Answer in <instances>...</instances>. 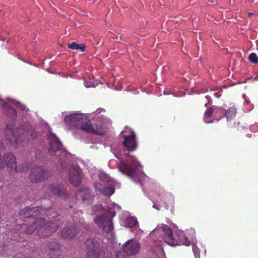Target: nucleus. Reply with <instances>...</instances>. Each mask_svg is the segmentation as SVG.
<instances>
[{"label":"nucleus","instance_id":"1","mask_svg":"<svg viewBox=\"0 0 258 258\" xmlns=\"http://www.w3.org/2000/svg\"><path fill=\"white\" fill-rule=\"evenodd\" d=\"M43 209L39 207L30 208L26 207L20 212V215L25 218H29L32 225L26 226L22 225L20 228L22 230H25L26 234H31L35 230L37 229V232L41 237H47L51 235L60 226L58 221L48 222L46 223L45 219L40 218L36 220L34 217H37L42 212Z\"/></svg>","mask_w":258,"mask_h":258},{"label":"nucleus","instance_id":"2","mask_svg":"<svg viewBox=\"0 0 258 258\" xmlns=\"http://www.w3.org/2000/svg\"><path fill=\"white\" fill-rule=\"evenodd\" d=\"M119 160L117 163V168L122 173L132 176L135 174L140 163L134 156H131L129 153L124 155V158H120L116 156Z\"/></svg>","mask_w":258,"mask_h":258},{"label":"nucleus","instance_id":"3","mask_svg":"<svg viewBox=\"0 0 258 258\" xmlns=\"http://www.w3.org/2000/svg\"><path fill=\"white\" fill-rule=\"evenodd\" d=\"M6 139L15 148H17L22 139L27 137L30 134L29 131L24 130L23 126L17 127L14 130L13 124H7L5 129Z\"/></svg>","mask_w":258,"mask_h":258},{"label":"nucleus","instance_id":"4","mask_svg":"<svg viewBox=\"0 0 258 258\" xmlns=\"http://www.w3.org/2000/svg\"><path fill=\"white\" fill-rule=\"evenodd\" d=\"M48 139L50 144L49 154L51 156L55 155L62 167L63 162L62 161L64 160L65 157L68 155V153L63 148L62 145L54 134L49 133L48 135Z\"/></svg>","mask_w":258,"mask_h":258},{"label":"nucleus","instance_id":"5","mask_svg":"<svg viewBox=\"0 0 258 258\" xmlns=\"http://www.w3.org/2000/svg\"><path fill=\"white\" fill-rule=\"evenodd\" d=\"M163 231L164 235L163 239L164 241L171 246L176 245H185L189 246L190 244V240L183 234L179 236L178 240L173 238L171 229L167 225H165L163 227Z\"/></svg>","mask_w":258,"mask_h":258},{"label":"nucleus","instance_id":"6","mask_svg":"<svg viewBox=\"0 0 258 258\" xmlns=\"http://www.w3.org/2000/svg\"><path fill=\"white\" fill-rule=\"evenodd\" d=\"M115 216L114 212L110 209V211L105 214L97 216L94 222L98 228L105 232L112 231L113 228L112 218Z\"/></svg>","mask_w":258,"mask_h":258},{"label":"nucleus","instance_id":"7","mask_svg":"<svg viewBox=\"0 0 258 258\" xmlns=\"http://www.w3.org/2000/svg\"><path fill=\"white\" fill-rule=\"evenodd\" d=\"M3 161L4 166L7 167L14 169L16 172H25L28 171L27 166H17V161L15 157L12 153H6L3 155Z\"/></svg>","mask_w":258,"mask_h":258},{"label":"nucleus","instance_id":"8","mask_svg":"<svg viewBox=\"0 0 258 258\" xmlns=\"http://www.w3.org/2000/svg\"><path fill=\"white\" fill-rule=\"evenodd\" d=\"M64 120L70 128L79 129L81 124L86 120V117L82 113H75L66 116Z\"/></svg>","mask_w":258,"mask_h":258},{"label":"nucleus","instance_id":"9","mask_svg":"<svg viewBox=\"0 0 258 258\" xmlns=\"http://www.w3.org/2000/svg\"><path fill=\"white\" fill-rule=\"evenodd\" d=\"M79 130L97 135H102L104 134L102 125H93L87 117L86 120L81 124Z\"/></svg>","mask_w":258,"mask_h":258},{"label":"nucleus","instance_id":"10","mask_svg":"<svg viewBox=\"0 0 258 258\" xmlns=\"http://www.w3.org/2000/svg\"><path fill=\"white\" fill-rule=\"evenodd\" d=\"M124 253L127 255H133L137 254L141 249V245L135 239H131L127 241L122 248Z\"/></svg>","mask_w":258,"mask_h":258},{"label":"nucleus","instance_id":"11","mask_svg":"<svg viewBox=\"0 0 258 258\" xmlns=\"http://www.w3.org/2000/svg\"><path fill=\"white\" fill-rule=\"evenodd\" d=\"M47 177L48 173L47 171L40 167L33 168L29 175L30 180L34 183L41 182Z\"/></svg>","mask_w":258,"mask_h":258},{"label":"nucleus","instance_id":"12","mask_svg":"<svg viewBox=\"0 0 258 258\" xmlns=\"http://www.w3.org/2000/svg\"><path fill=\"white\" fill-rule=\"evenodd\" d=\"M60 246L59 244L57 242L51 241L49 243H43L41 249L43 253L51 256L60 253Z\"/></svg>","mask_w":258,"mask_h":258},{"label":"nucleus","instance_id":"13","mask_svg":"<svg viewBox=\"0 0 258 258\" xmlns=\"http://www.w3.org/2000/svg\"><path fill=\"white\" fill-rule=\"evenodd\" d=\"M122 145L128 152L134 151L136 150L138 147V142L134 132H132L131 135L123 136Z\"/></svg>","mask_w":258,"mask_h":258},{"label":"nucleus","instance_id":"14","mask_svg":"<svg viewBox=\"0 0 258 258\" xmlns=\"http://www.w3.org/2000/svg\"><path fill=\"white\" fill-rule=\"evenodd\" d=\"M81 172V169L78 167L72 166L70 168L69 178L70 182L73 185L78 186L81 183L82 180Z\"/></svg>","mask_w":258,"mask_h":258},{"label":"nucleus","instance_id":"15","mask_svg":"<svg viewBox=\"0 0 258 258\" xmlns=\"http://www.w3.org/2000/svg\"><path fill=\"white\" fill-rule=\"evenodd\" d=\"M76 197L77 200H81L86 204H90L93 199V197L90 195L89 189L87 188H81L76 193Z\"/></svg>","mask_w":258,"mask_h":258},{"label":"nucleus","instance_id":"16","mask_svg":"<svg viewBox=\"0 0 258 258\" xmlns=\"http://www.w3.org/2000/svg\"><path fill=\"white\" fill-rule=\"evenodd\" d=\"M80 231V228L77 226L63 228L60 232V236L64 239H71L77 235Z\"/></svg>","mask_w":258,"mask_h":258},{"label":"nucleus","instance_id":"17","mask_svg":"<svg viewBox=\"0 0 258 258\" xmlns=\"http://www.w3.org/2000/svg\"><path fill=\"white\" fill-rule=\"evenodd\" d=\"M48 189L52 195L61 197H66L65 189L58 184H51L48 186Z\"/></svg>","mask_w":258,"mask_h":258},{"label":"nucleus","instance_id":"18","mask_svg":"<svg viewBox=\"0 0 258 258\" xmlns=\"http://www.w3.org/2000/svg\"><path fill=\"white\" fill-rule=\"evenodd\" d=\"M84 247L87 250H97L100 251L102 248L99 244V242L95 238H88L84 242Z\"/></svg>","mask_w":258,"mask_h":258},{"label":"nucleus","instance_id":"19","mask_svg":"<svg viewBox=\"0 0 258 258\" xmlns=\"http://www.w3.org/2000/svg\"><path fill=\"white\" fill-rule=\"evenodd\" d=\"M68 47L72 50H81L82 52L86 50V46L84 44H78L76 42L69 43Z\"/></svg>","mask_w":258,"mask_h":258},{"label":"nucleus","instance_id":"20","mask_svg":"<svg viewBox=\"0 0 258 258\" xmlns=\"http://www.w3.org/2000/svg\"><path fill=\"white\" fill-rule=\"evenodd\" d=\"M236 113V109L234 106L229 108L225 113V116L227 120L234 118Z\"/></svg>","mask_w":258,"mask_h":258},{"label":"nucleus","instance_id":"21","mask_svg":"<svg viewBox=\"0 0 258 258\" xmlns=\"http://www.w3.org/2000/svg\"><path fill=\"white\" fill-rule=\"evenodd\" d=\"M114 187L113 185H109L103 188L101 191L102 194L105 196H110L114 194Z\"/></svg>","mask_w":258,"mask_h":258},{"label":"nucleus","instance_id":"22","mask_svg":"<svg viewBox=\"0 0 258 258\" xmlns=\"http://www.w3.org/2000/svg\"><path fill=\"white\" fill-rule=\"evenodd\" d=\"M125 224L126 227H133L138 224V222L136 218L130 216L126 219Z\"/></svg>","mask_w":258,"mask_h":258},{"label":"nucleus","instance_id":"23","mask_svg":"<svg viewBox=\"0 0 258 258\" xmlns=\"http://www.w3.org/2000/svg\"><path fill=\"white\" fill-rule=\"evenodd\" d=\"M103 248H101L100 251H97V250H87L86 256L87 258H100L99 252L102 251Z\"/></svg>","mask_w":258,"mask_h":258},{"label":"nucleus","instance_id":"24","mask_svg":"<svg viewBox=\"0 0 258 258\" xmlns=\"http://www.w3.org/2000/svg\"><path fill=\"white\" fill-rule=\"evenodd\" d=\"M214 113V109L212 107L207 108L204 114V120L206 123H212L213 121L208 120Z\"/></svg>","mask_w":258,"mask_h":258},{"label":"nucleus","instance_id":"25","mask_svg":"<svg viewBox=\"0 0 258 258\" xmlns=\"http://www.w3.org/2000/svg\"><path fill=\"white\" fill-rule=\"evenodd\" d=\"M249 60L254 63H256L258 61V57L255 53H251L248 56Z\"/></svg>","mask_w":258,"mask_h":258},{"label":"nucleus","instance_id":"26","mask_svg":"<svg viewBox=\"0 0 258 258\" xmlns=\"http://www.w3.org/2000/svg\"><path fill=\"white\" fill-rule=\"evenodd\" d=\"M99 178L101 180L104 182H109L110 181V177L103 172L100 173Z\"/></svg>","mask_w":258,"mask_h":258},{"label":"nucleus","instance_id":"27","mask_svg":"<svg viewBox=\"0 0 258 258\" xmlns=\"http://www.w3.org/2000/svg\"><path fill=\"white\" fill-rule=\"evenodd\" d=\"M116 258H130V257L121 251H118L116 253Z\"/></svg>","mask_w":258,"mask_h":258},{"label":"nucleus","instance_id":"28","mask_svg":"<svg viewBox=\"0 0 258 258\" xmlns=\"http://www.w3.org/2000/svg\"><path fill=\"white\" fill-rule=\"evenodd\" d=\"M105 110L104 109L102 108H98L94 113V114L96 115H98L100 113H101L102 112H105Z\"/></svg>","mask_w":258,"mask_h":258},{"label":"nucleus","instance_id":"29","mask_svg":"<svg viewBox=\"0 0 258 258\" xmlns=\"http://www.w3.org/2000/svg\"><path fill=\"white\" fill-rule=\"evenodd\" d=\"M19 107L21 110H22L23 111H26V112L28 111V109L26 107V106H25L24 105L20 104L19 106Z\"/></svg>","mask_w":258,"mask_h":258},{"label":"nucleus","instance_id":"30","mask_svg":"<svg viewBox=\"0 0 258 258\" xmlns=\"http://www.w3.org/2000/svg\"><path fill=\"white\" fill-rule=\"evenodd\" d=\"M10 109L13 112L14 116H16V114H17V112L16 111V110L14 109H13V108H10Z\"/></svg>","mask_w":258,"mask_h":258},{"label":"nucleus","instance_id":"31","mask_svg":"<svg viewBox=\"0 0 258 258\" xmlns=\"http://www.w3.org/2000/svg\"><path fill=\"white\" fill-rule=\"evenodd\" d=\"M96 208L97 209H101L102 208V206L101 205H98L94 207V209Z\"/></svg>","mask_w":258,"mask_h":258},{"label":"nucleus","instance_id":"32","mask_svg":"<svg viewBox=\"0 0 258 258\" xmlns=\"http://www.w3.org/2000/svg\"><path fill=\"white\" fill-rule=\"evenodd\" d=\"M193 251L194 253H196L197 251V247H192Z\"/></svg>","mask_w":258,"mask_h":258},{"label":"nucleus","instance_id":"33","mask_svg":"<svg viewBox=\"0 0 258 258\" xmlns=\"http://www.w3.org/2000/svg\"><path fill=\"white\" fill-rule=\"evenodd\" d=\"M31 136H32V139H34L35 138V137H36L35 135L33 136L32 134L31 135Z\"/></svg>","mask_w":258,"mask_h":258},{"label":"nucleus","instance_id":"34","mask_svg":"<svg viewBox=\"0 0 258 258\" xmlns=\"http://www.w3.org/2000/svg\"><path fill=\"white\" fill-rule=\"evenodd\" d=\"M254 15V14H253V13H249L248 14L249 16H252V15Z\"/></svg>","mask_w":258,"mask_h":258},{"label":"nucleus","instance_id":"35","mask_svg":"<svg viewBox=\"0 0 258 258\" xmlns=\"http://www.w3.org/2000/svg\"><path fill=\"white\" fill-rule=\"evenodd\" d=\"M220 112H223V109H218Z\"/></svg>","mask_w":258,"mask_h":258},{"label":"nucleus","instance_id":"36","mask_svg":"<svg viewBox=\"0 0 258 258\" xmlns=\"http://www.w3.org/2000/svg\"><path fill=\"white\" fill-rule=\"evenodd\" d=\"M153 207L155 208H156V206L155 205L153 206Z\"/></svg>","mask_w":258,"mask_h":258}]
</instances>
